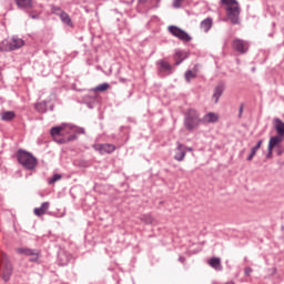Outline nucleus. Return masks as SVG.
<instances>
[{"label": "nucleus", "mask_w": 284, "mask_h": 284, "mask_svg": "<svg viewBox=\"0 0 284 284\" xmlns=\"http://www.w3.org/2000/svg\"><path fill=\"white\" fill-rule=\"evenodd\" d=\"M57 181H61V174H53V176L49 180V185L57 183Z\"/></svg>", "instance_id": "cd10ccee"}, {"label": "nucleus", "mask_w": 284, "mask_h": 284, "mask_svg": "<svg viewBox=\"0 0 284 284\" xmlns=\"http://www.w3.org/2000/svg\"><path fill=\"white\" fill-rule=\"evenodd\" d=\"M185 81L187 83H190V81H192V79H196V73L193 72L192 70H187L184 74Z\"/></svg>", "instance_id": "393cba45"}, {"label": "nucleus", "mask_w": 284, "mask_h": 284, "mask_svg": "<svg viewBox=\"0 0 284 284\" xmlns=\"http://www.w3.org/2000/svg\"><path fill=\"white\" fill-rule=\"evenodd\" d=\"M224 91H225V85L223 83H220L215 87L213 92L214 103H219V99H221Z\"/></svg>", "instance_id": "2eb2a0df"}, {"label": "nucleus", "mask_w": 284, "mask_h": 284, "mask_svg": "<svg viewBox=\"0 0 284 284\" xmlns=\"http://www.w3.org/2000/svg\"><path fill=\"white\" fill-rule=\"evenodd\" d=\"M281 141H283V139H281V136H278V135L272 136L268 141L270 152H273V150L276 148V145H278V143H281Z\"/></svg>", "instance_id": "aec40b11"}, {"label": "nucleus", "mask_w": 284, "mask_h": 284, "mask_svg": "<svg viewBox=\"0 0 284 284\" xmlns=\"http://www.w3.org/2000/svg\"><path fill=\"white\" fill-rule=\"evenodd\" d=\"M169 32L176 37V39H180V41H184L185 43H189V41H192V37L187 32H185L183 29L176 27V26H170Z\"/></svg>", "instance_id": "0eeeda50"}, {"label": "nucleus", "mask_w": 284, "mask_h": 284, "mask_svg": "<svg viewBox=\"0 0 284 284\" xmlns=\"http://www.w3.org/2000/svg\"><path fill=\"white\" fill-rule=\"evenodd\" d=\"M243 108H244V105L241 104L240 109H239V118L243 116Z\"/></svg>", "instance_id": "473e14b6"}, {"label": "nucleus", "mask_w": 284, "mask_h": 284, "mask_svg": "<svg viewBox=\"0 0 284 284\" xmlns=\"http://www.w3.org/2000/svg\"><path fill=\"white\" fill-rule=\"evenodd\" d=\"M232 48L240 54H246L247 50H250V42L241 39H234L232 42Z\"/></svg>", "instance_id": "1a4fd4ad"}, {"label": "nucleus", "mask_w": 284, "mask_h": 284, "mask_svg": "<svg viewBox=\"0 0 284 284\" xmlns=\"http://www.w3.org/2000/svg\"><path fill=\"white\" fill-rule=\"evenodd\" d=\"M156 3L160 4L161 0H156ZM155 8H159V6H155Z\"/></svg>", "instance_id": "4c0bfd02"}, {"label": "nucleus", "mask_w": 284, "mask_h": 284, "mask_svg": "<svg viewBox=\"0 0 284 284\" xmlns=\"http://www.w3.org/2000/svg\"><path fill=\"white\" fill-rule=\"evenodd\" d=\"M36 110H38V112H45V104L43 103L36 104Z\"/></svg>", "instance_id": "c756f323"}, {"label": "nucleus", "mask_w": 284, "mask_h": 284, "mask_svg": "<svg viewBox=\"0 0 284 284\" xmlns=\"http://www.w3.org/2000/svg\"><path fill=\"white\" fill-rule=\"evenodd\" d=\"M23 45H26L23 39L13 36L10 40H3L2 43H0V52H12L23 48Z\"/></svg>", "instance_id": "20e7f679"}, {"label": "nucleus", "mask_w": 284, "mask_h": 284, "mask_svg": "<svg viewBox=\"0 0 284 284\" xmlns=\"http://www.w3.org/2000/svg\"><path fill=\"white\" fill-rule=\"evenodd\" d=\"M63 134H65V128L63 126H53L51 129V136L55 141V143H60V144L70 143V141H75L77 139L75 134L70 135L68 138H61L63 136Z\"/></svg>", "instance_id": "39448f33"}, {"label": "nucleus", "mask_w": 284, "mask_h": 284, "mask_svg": "<svg viewBox=\"0 0 284 284\" xmlns=\"http://www.w3.org/2000/svg\"><path fill=\"white\" fill-rule=\"evenodd\" d=\"M17 160L26 170H34L37 168V158L28 151L19 150L17 152Z\"/></svg>", "instance_id": "7ed1b4c3"}, {"label": "nucleus", "mask_w": 284, "mask_h": 284, "mask_svg": "<svg viewBox=\"0 0 284 284\" xmlns=\"http://www.w3.org/2000/svg\"><path fill=\"white\" fill-rule=\"evenodd\" d=\"M194 149L192 148H186V152H192Z\"/></svg>", "instance_id": "e433bc0d"}, {"label": "nucleus", "mask_w": 284, "mask_h": 284, "mask_svg": "<svg viewBox=\"0 0 284 284\" xmlns=\"http://www.w3.org/2000/svg\"><path fill=\"white\" fill-rule=\"evenodd\" d=\"M184 1L185 0H173V8H176V9L181 8Z\"/></svg>", "instance_id": "c85d7f7f"}, {"label": "nucleus", "mask_w": 284, "mask_h": 284, "mask_svg": "<svg viewBox=\"0 0 284 284\" xmlns=\"http://www.w3.org/2000/svg\"><path fill=\"white\" fill-rule=\"evenodd\" d=\"M156 65L161 77H170V74L174 73V67L165 60L158 61Z\"/></svg>", "instance_id": "6e6552de"}, {"label": "nucleus", "mask_w": 284, "mask_h": 284, "mask_svg": "<svg viewBox=\"0 0 284 284\" xmlns=\"http://www.w3.org/2000/svg\"><path fill=\"white\" fill-rule=\"evenodd\" d=\"M51 12L52 14H57L58 17H61V12H64V11L61 10V7L51 4Z\"/></svg>", "instance_id": "a878e982"}, {"label": "nucleus", "mask_w": 284, "mask_h": 284, "mask_svg": "<svg viewBox=\"0 0 284 284\" xmlns=\"http://www.w3.org/2000/svg\"><path fill=\"white\" fill-rule=\"evenodd\" d=\"M252 272H253V270H252V267H250V266H246V267L244 268V274H245V276H250V274H252Z\"/></svg>", "instance_id": "2f4dec72"}, {"label": "nucleus", "mask_w": 284, "mask_h": 284, "mask_svg": "<svg viewBox=\"0 0 284 284\" xmlns=\"http://www.w3.org/2000/svg\"><path fill=\"white\" fill-rule=\"evenodd\" d=\"M202 120H201V114L199 111L194 109H189L185 114H184V128L192 132L193 130H196L199 125H201Z\"/></svg>", "instance_id": "f03ea898"}, {"label": "nucleus", "mask_w": 284, "mask_h": 284, "mask_svg": "<svg viewBox=\"0 0 284 284\" xmlns=\"http://www.w3.org/2000/svg\"><path fill=\"white\" fill-rule=\"evenodd\" d=\"M108 88H110L109 83H102V84L95 87V92H105V90H108Z\"/></svg>", "instance_id": "bb28decb"}, {"label": "nucleus", "mask_w": 284, "mask_h": 284, "mask_svg": "<svg viewBox=\"0 0 284 284\" xmlns=\"http://www.w3.org/2000/svg\"><path fill=\"white\" fill-rule=\"evenodd\" d=\"M186 58H187V52L181 51V50L175 51L173 55V59L175 61L174 65H181V63H183V61H185Z\"/></svg>", "instance_id": "ddd939ff"}, {"label": "nucleus", "mask_w": 284, "mask_h": 284, "mask_svg": "<svg viewBox=\"0 0 284 284\" xmlns=\"http://www.w3.org/2000/svg\"><path fill=\"white\" fill-rule=\"evenodd\" d=\"M12 263L10 262V260H8V255H6V253H2V257H1V277L2 281H4L6 283H8V281H10V276H12Z\"/></svg>", "instance_id": "423d86ee"}, {"label": "nucleus", "mask_w": 284, "mask_h": 284, "mask_svg": "<svg viewBox=\"0 0 284 284\" xmlns=\"http://www.w3.org/2000/svg\"><path fill=\"white\" fill-rule=\"evenodd\" d=\"M186 151L183 149V144L178 142V146L175 149V161H183L185 159Z\"/></svg>", "instance_id": "dca6fc26"}, {"label": "nucleus", "mask_w": 284, "mask_h": 284, "mask_svg": "<svg viewBox=\"0 0 284 284\" xmlns=\"http://www.w3.org/2000/svg\"><path fill=\"white\" fill-rule=\"evenodd\" d=\"M202 123L207 124V123H217L219 122V114L214 112H209L201 118Z\"/></svg>", "instance_id": "f8f14e48"}, {"label": "nucleus", "mask_w": 284, "mask_h": 284, "mask_svg": "<svg viewBox=\"0 0 284 284\" xmlns=\"http://www.w3.org/2000/svg\"><path fill=\"white\" fill-rule=\"evenodd\" d=\"M138 3L140 4L148 3V0H138Z\"/></svg>", "instance_id": "c9c22d12"}, {"label": "nucleus", "mask_w": 284, "mask_h": 284, "mask_svg": "<svg viewBox=\"0 0 284 284\" xmlns=\"http://www.w3.org/2000/svg\"><path fill=\"white\" fill-rule=\"evenodd\" d=\"M93 150L95 152H100V154H112L114 150H116V146L114 144H93Z\"/></svg>", "instance_id": "9b49d317"}, {"label": "nucleus", "mask_w": 284, "mask_h": 284, "mask_svg": "<svg viewBox=\"0 0 284 284\" xmlns=\"http://www.w3.org/2000/svg\"><path fill=\"white\" fill-rule=\"evenodd\" d=\"M261 145H263V140H260L255 146L252 148L250 155L247 156V161H252L254 156H256V152L261 150Z\"/></svg>", "instance_id": "412c9836"}, {"label": "nucleus", "mask_w": 284, "mask_h": 284, "mask_svg": "<svg viewBox=\"0 0 284 284\" xmlns=\"http://www.w3.org/2000/svg\"><path fill=\"white\" fill-rule=\"evenodd\" d=\"M275 130L278 134V136H284V122L280 119L275 120Z\"/></svg>", "instance_id": "4be33fe9"}, {"label": "nucleus", "mask_w": 284, "mask_h": 284, "mask_svg": "<svg viewBox=\"0 0 284 284\" xmlns=\"http://www.w3.org/2000/svg\"><path fill=\"white\" fill-rule=\"evenodd\" d=\"M78 134H85V129L80 128L77 130Z\"/></svg>", "instance_id": "72a5a7b5"}, {"label": "nucleus", "mask_w": 284, "mask_h": 284, "mask_svg": "<svg viewBox=\"0 0 284 284\" xmlns=\"http://www.w3.org/2000/svg\"><path fill=\"white\" fill-rule=\"evenodd\" d=\"M18 254H21L22 256H32L30 258L31 263H37L39 261V251L28 248V247H19L17 248Z\"/></svg>", "instance_id": "9d476101"}, {"label": "nucleus", "mask_w": 284, "mask_h": 284, "mask_svg": "<svg viewBox=\"0 0 284 284\" xmlns=\"http://www.w3.org/2000/svg\"><path fill=\"white\" fill-rule=\"evenodd\" d=\"M277 154H281V151Z\"/></svg>", "instance_id": "79ce46f5"}, {"label": "nucleus", "mask_w": 284, "mask_h": 284, "mask_svg": "<svg viewBox=\"0 0 284 284\" xmlns=\"http://www.w3.org/2000/svg\"><path fill=\"white\" fill-rule=\"evenodd\" d=\"M222 6H226V17L231 20L233 26L239 24V17L241 16V6L236 0H221Z\"/></svg>", "instance_id": "f257e3e1"}, {"label": "nucleus", "mask_w": 284, "mask_h": 284, "mask_svg": "<svg viewBox=\"0 0 284 284\" xmlns=\"http://www.w3.org/2000/svg\"><path fill=\"white\" fill-rule=\"evenodd\" d=\"M143 219L146 224H150L153 221L152 215H144Z\"/></svg>", "instance_id": "7c9ffc66"}, {"label": "nucleus", "mask_w": 284, "mask_h": 284, "mask_svg": "<svg viewBox=\"0 0 284 284\" xmlns=\"http://www.w3.org/2000/svg\"><path fill=\"white\" fill-rule=\"evenodd\" d=\"M209 265L213 267V270H216V272L223 271V265H221V258L213 257L209 261Z\"/></svg>", "instance_id": "a211bd4d"}, {"label": "nucleus", "mask_w": 284, "mask_h": 284, "mask_svg": "<svg viewBox=\"0 0 284 284\" xmlns=\"http://www.w3.org/2000/svg\"><path fill=\"white\" fill-rule=\"evenodd\" d=\"M60 19L62 23H65V26H69L70 28H72V19L68 13H65V11L60 13Z\"/></svg>", "instance_id": "b1692460"}, {"label": "nucleus", "mask_w": 284, "mask_h": 284, "mask_svg": "<svg viewBox=\"0 0 284 284\" xmlns=\"http://www.w3.org/2000/svg\"><path fill=\"white\" fill-rule=\"evenodd\" d=\"M212 18H206L201 22L200 28L203 32H210V30H212Z\"/></svg>", "instance_id": "6ab92c4d"}, {"label": "nucleus", "mask_w": 284, "mask_h": 284, "mask_svg": "<svg viewBox=\"0 0 284 284\" xmlns=\"http://www.w3.org/2000/svg\"><path fill=\"white\" fill-rule=\"evenodd\" d=\"M17 116L14 111H4L1 113V120L2 121H12Z\"/></svg>", "instance_id": "5701e85b"}, {"label": "nucleus", "mask_w": 284, "mask_h": 284, "mask_svg": "<svg viewBox=\"0 0 284 284\" xmlns=\"http://www.w3.org/2000/svg\"><path fill=\"white\" fill-rule=\"evenodd\" d=\"M50 210V202H43L40 207L33 210L36 216H43Z\"/></svg>", "instance_id": "f3484780"}, {"label": "nucleus", "mask_w": 284, "mask_h": 284, "mask_svg": "<svg viewBox=\"0 0 284 284\" xmlns=\"http://www.w3.org/2000/svg\"><path fill=\"white\" fill-rule=\"evenodd\" d=\"M16 6H18L20 10H32L33 2L32 0H16Z\"/></svg>", "instance_id": "4468645a"}, {"label": "nucleus", "mask_w": 284, "mask_h": 284, "mask_svg": "<svg viewBox=\"0 0 284 284\" xmlns=\"http://www.w3.org/2000/svg\"><path fill=\"white\" fill-rule=\"evenodd\" d=\"M180 261H181V263H183V261H185L183 257H180Z\"/></svg>", "instance_id": "58836bf2"}, {"label": "nucleus", "mask_w": 284, "mask_h": 284, "mask_svg": "<svg viewBox=\"0 0 284 284\" xmlns=\"http://www.w3.org/2000/svg\"><path fill=\"white\" fill-rule=\"evenodd\" d=\"M32 19H37V16H31Z\"/></svg>", "instance_id": "ea45409f"}, {"label": "nucleus", "mask_w": 284, "mask_h": 284, "mask_svg": "<svg viewBox=\"0 0 284 284\" xmlns=\"http://www.w3.org/2000/svg\"><path fill=\"white\" fill-rule=\"evenodd\" d=\"M62 265H68V262H63Z\"/></svg>", "instance_id": "a19ab883"}, {"label": "nucleus", "mask_w": 284, "mask_h": 284, "mask_svg": "<svg viewBox=\"0 0 284 284\" xmlns=\"http://www.w3.org/2000/svg\"><path fill=\"white\" fill-rule=\"evenodd\" d=\"M266 158H267V159H272V151H270V149H268V151H267Z\"/></svg>", "instance_id": "f704fd0d"}]
</instances>
